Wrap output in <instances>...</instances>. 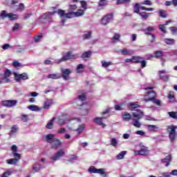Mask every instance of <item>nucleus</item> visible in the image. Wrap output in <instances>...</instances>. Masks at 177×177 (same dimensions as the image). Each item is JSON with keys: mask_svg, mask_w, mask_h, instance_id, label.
Here are the masks:
<instances>
[{"mask_svg": "<svg viewBox=\"0 0 177 177\" xmlns=\"http://www.w3.org/2000/svg\"><path fill=\"white\" fill-rule=\"evenodd\" d=\"M145 115V113L143 111L138 109L136 110V112H134L131 115V113L128 112H124L122 114V118L123 121L129 122L132 120L133 121V125L136 128H140L142 127V124L139 122L140 120H142L143 118V116Z\"/></svg>", "mask_w": 177, "mask_h": 177, "instance_id": "1", "label": "nucleus"}, {"mask_svg": "<svg viewBox=\"0 0 177 177\" xmlns=\"http://www.w3.org/2000/svg\"><path fill=\"white\" fill-rule=\"evenodd\" d=\"M55 134H48L45 136V139L48 143H50L52 149H59L62 146V142L57 138H53Z\"/></svg>", "mask_w": 177, "mask_h": 177, "instance_id": "2", "label": "nucleus"}, {"mask_svg": "<svg viewBox=\"0 0 177 177\" xmlns=\"http://www.w3.org/2000/svg\"><path fill=\"white\" fill-rule=\"evenodd\" d=\"M145 97L144 100L147 103V102H152L156 106H161V101L156 98V91H149L145 95Z\"/></svg>", "mask_w": 177, "mask_h": 177, "instance_id": "3", "label": "nucleus"}, {"mask_svg": "<svg viewBox=\"0 0 177 177\" xmlns=\"http://www.w3.org/2000/svg\"><path fill=\"white\" fill-rule=\"evenodd\" d=\"M176 126L170 125L167 127V132L169 133V138L170 142H175L176 139Z\"/></svg>", "mask_w": 177, "mask_h": 177, "instance_id": "4", "label": "nucleus"}, {"mask_svg": "<svg viewBox=\"0 0 177 177\" xmlns=\"http://www.w3.org/2000/svg\"><path fill=\"white\" fill-rule=\"evenodd\" d=\"M12 73L9 69H6L4 72V75L0 74V84H8L10 82L9 77H10Z\"/></svg>", "mask_w": 177, "mask_h": 177, "instance_id": "5", "label": "nucleus"}, {"mask_svg": "<svg viewBox=\"0 0 177 177\" xmlns=\"http://www.w3.org/2000/svg\"><path fill=\"white\" fill-rule=\"evenodd\" d=\"M134 12L137 13V15H139L140 13V9L141 10H145V12H153L154 10V8H146L143 6H140V4L139 3H137L133 6Z\"/></svg>", "mask_w": 177, "mask_h": 177, "instance_id": "6", "label": "nucleus"}, {"mask_svg": "<svg viewBox=\"0 0 177 177\" xmlns=\"http://www.w3.org/2000/svg\"><path fill=\"white\" fill-rule=\"evenodd\" d=\"M88 172L90 174H99L100 175H102V176H107V173L104 171V169H96L95 166H91L88 168Z\"/></svg>", "mask_w": 177, "mask_h": 177, "instance_id": "7", "label": "nucleus"}, {"mask_svg": "<svg viewBox=\"0 0 177 177\" xmlns=\"http://www.w3.org/2000/svg\"><path fill=\"white\" fill-rule=\"evenodd\" d=\"M155 28L154 26H149L147 28L143 30V32L146 35H151L152 39H150L151 44H153V42H156V36L154 34L151 33L153 31H154Z\"/></svg>", "mask_w": 177, "mask_h": 177, "instance_id": "8", "label": "nucleus"}, {"mask_svg": "<svg viewBox=\"0 0 177 177\" xmlns=\"http://www.w3.org/2000/svg\"><path fill=\"white\" fill-rule=\"evenodd\" d=\"M113 18L114 14L113 12L107 14L101 19V24H102V26H107Z\"/></svg>", "mask_w": 177, "mask_h": 177, "instance_id": "9", "label": "nucleus"}, {"mask_svg": "<svg viewBox=\"0 0 177 177\" xmlns=\"http://www.w3.org/2000/svg\"><path fill=\"white\" fill-rule=\"evenodd\" d=\"M17 103L18 102L17 100H7L1 102L2 106L8 109H10V107H15V106H16Z\"/></svg>", "mask_w": 177, "mask_h": 177, "instance_id": "10", "label": "nucleus"}, {"mask_svg": "<svg viewBox=\"0 0 177 177\" xmlns=\"http://www.w3.org/2000/svg\"><path fill=\"white\" fill-rule=\"evenodd\" d=\"M135 156H147L149 154V148L145 145L140 147V150L134 151Z\"/></svg>", "mask_w": 177, "mask_h": 177, "instance_id": "11", "label": "nucleus"}, {"mask_svg": "<svg viewBox=\"0 0 177 177\" xmlns=\"http://www.w3.org/2000/svg\"><path fill=\"white\" fill-rule=\"evenodd\" d=\"M15 81H17V82H20V81L23 80H28V75H27V73H23L21 74H15Z\"/></svg>", "mask_w": 177, "mask_h": 177, "instance_id": "12", "label": "nucleus"}, {"mask_svg": "<svg viewBox=\"0 0 177 177\" xmlns=\"http://www.w3.org/2000/svg\"><path fill=\"white\" fill-rule=\"evenodd\" d=\"M20 160H21V156H14V158L8 159L6 163L9 165H16L17 164H19Z\"/></svg>", "mask_w": 177, "mask_h": 177, "instance_id": "13", "label": "nucleus"}, {"mask_svg": "<svg viewBox=\"0 0 177 177\" xmlns=\"http://www.w3.org/2000/svg\"><path fill=\"white\" fill-rule=\"evenodd\" d=\"M70 74H71V70L70 68L62 70V77L65 81L70 80Z\"/></svg>", "mask_w": 177, "mask_h": 177, "instance_id": "14", "label": "nucleus"}, {"mask_svg": "<svg viewBox=\"0 0 177 177\" xmlns=\"http://www.w3.org/2000/svg\"><path fill=\"white\" fill-rule=\"evenodd\" d=\"M86 100V96H85V94L78 95L76 107H81V106H84V102Z\"/></svg>", "mask_w": 177, "mask_h": 177, "instance_id": "15", "label": "nucleus"}, {"mask_svg": "<svg viewBox=\"0 0 177 177\" xmlns=\"http://www.w3.org/2000/svg\"><path fill=\"white\" fill-rule=\"evenodd\" d=\"M71 59H75V55H73L71 51H69L59 59V62H67V60H70Z\"/></svg>", "mask_w": 177, "mask_h": 177, "instance_id": "16", "label": "nucleus"}, {"mask_svg": "<svg viewBox=\"0 0 177 177\" xmlns=\"http://www.w3.org/2000/svg\"><path fill=\"white\" fill-rule=\"evenodd\" d=\"M64 154H66V151H64V149H61L58 151L55 154V156L51 158V160H53V161H57V160H59L60 157H63Z\"/></svg>", "mask_w": 177, "mask_h": 177, "instance_id": "17", "label": "nucleus"}, {"mask_svg": "<svg viewBox=\"0 0 177 177\" xmlns=\"http://www.w3.org/2000/svg\"><path fill=\"white\" fill-rule=\"evenodd\" d=\"M171 161H172L171 154L167 156L165 158L161 160L162 164H166L165 167H168L171 164Z\"/></svg>", "mask_w": 177, "mask_h": 177, "instance_id": "18", "label": "nucleus"}, {"mask_svg": "<svg viewBox=\"0 0 177 177\" xmlns=\"http://www.w3.org/2000/svg\"><path fill=\"white\" fill-rule=\"evenodd\" d=\"M104 118H95L94 119V122L102 128H106V124L103 123V120H104Z\"/></svg>", "mask_w": 177, "mask_h": 177, "instance_id": "19", "label": "nucleus"}, {"mask_svg": "<svg viewBox=\"0 0 177 177\" xmlns=\"http://www.w3.org/2000/svg\"><path fill=\"white\" fill-rule=\"evenodd\" d=\"M165 73H167V71H165V70L160 71H159V77H160V80H162V81H165V82H167V81H168V80H169V76L164 75V74H165Z\"/></svg>", "mask_w": 177, "mask_h": 177, "instance_id": "20", "label": "nucleus"}, {"mask_svg": "<svg viewBox=\"0 0 177 177\" xmlns=\"http://www.w3.org/2000/svg\"><path fill=\"white\" fill-rule=\"evenodd\" d=\"M138 15H139V16H140V17H141V19H142V20H147V19H149L150 17V16L151 15V13L146 12L143 11V12H140Z\"/></svg>", "mask_w": 177, "mask_h": 177, "instance_id": "21", "label": "nucleus"}, {"mask_svg": "<svg viewBox=\"0 0 177 177\" xmlns=\"http://www.w3.org/2000/svg\"><path fill=\"white\" fill-rule=\"evenodd\" d=\"M11 150H12V154L13 156V157H20V156H21L20 153H17L18 149H17V147L14 145L11 147Z\"/></svg>", "mask_w": 177, "mask_h": 177, "instance_id": "22", "label": "nucleus"}, {"mask_svg": "<svg viewBox=\"0 0 177 177\" xmlns=\"http://www.w3.org/2000/svg\"><path fill=\"white\" fill-rule=\"evenodd\" d=\"M17 131H19V127L17 125H13L11 127V130L8 133L9 136H13L15 133H17Z\"/></svg>", "mask_w": 177, "mask_h": 177, "instance_id": "23", "label": "nucleus"}, {"mask_svg": "<svg viewBox=\"0 0 177 177\" xmlns=\"http://www.w3.org/2000/svg\"><path fill=\"white\" fill-rule=\"evenodd\" d=\"M148 131L150 132H158L159 127L158 126L153 124H148L147 125Z\"/></svg>", "mask_w": 177, "mask_h": 177, "instance_id": "24", "label": "nucleus"}, {"mask_svg": "<svg viewBox=\"0 0 177 177\" xmlns=\"http://www.w3.org/2000/svg\"><path fill=\"white\" fill-rule=\"evenodd\" d=\"M158 13L159 15V17H161L162 19H167V17H168V14L165 10H159Z\"/></svg>", "mask_w": 177, "mask_h": 177, "instance_id": "25", "label": "nucleus"}, {"mask_svg": "<svg viewBox=\"0 0 177 177\" xmlns=\"http://www.w3.org/2000/svg\"><path fill=\"white\" fill-rule=\"evenodd\" d=\"M142 60H143V57L141 56H132V63L139 64Z\"/></svg>", "mask_w": 177, "mask_h": 177, "instance_id": "26", "label": "nucleus"}, {"mask_svg": "<svg viewBox=\"0 0 177 177\" xmlns=\"http://www.w3.org/2000/svg\"><path fill=\"white\" fill-rule=\"evenodd\" d=\"M53 104V101L52 100L48 99L44 103V109H48L50 106Z\"/></svg>", "mask_w": 177, "mask_h": 177, "instance_id": "27", "label": "nucleus"}, {"mask_svg": "<svg viewBox=\"0 0 177 177\" xmlns=\"http://www.w3.org/2000/svg\"><path fill=\"white\" fill-rule=\"evenodd\" d=\"M47 78H50L51 80H60V78H62V75L57 73H52L49 74L47 76Z\"/></svg>", "mask_w": 177, "mask_h": 177, "instance_id": "28", "label": "nucleus"}, {"mask_svg": "<svg viewBox=\"0 0 177 177\" xmlns=\"http://www.w3.org/2000/svg\"><path fill=\"white\" fill-rule=\"evenodd\" d=\"M55 120H56V118H53L50 120L48 121L46 126L47 129H52V128H53V122H55Z\"/></svg>", "mask_w": 177, "mask_h": 177, "instance_id": "29", "label": "nucleus"}, {"mask_svg": "<svg viewBox=\"0 0 177 177\" xmlns=\"http://www.w3.org/2000/svg\"><path fill=\"white\" fill-rule=\"evenodd\" d=\"M167 97L171 103H174V102H175V93L174 91L169 92Z\"/></svg>", "mask_w": 177, "mask_h": 177, "instance_id": "30", "label": "nucleus"}, {"mask_svg": "<svg viewBox=\"0 0 177 177\" xmlns=\"http://www.w3.org/2000/svg\"><path fill=\"white\" fill-rule=\"evenodd\" d=\"M85 14V11L84 10L79 9L77 12H73V15L75 17H80L81 16H84Z\"/></svg>", "mask_w": 177, "mask_h": 177, "instance_id": "31", "label": "nucleus"}, {"mask_svg": "<svg viewBox=\"0 0 177 177\" xmlns=\"http://www.w3.org/2000/svg\"><path fill=\"white\" fill-rule=\"evenodd\" d=\"M44 37V34L42 32H39L37 35H36L35 37H33V39L36 44H38L42 39Z\"/></svg>", "mask_w": 177, "mask_h": 177, "instance_id": "32", "label": "nucleus"}, {"mask_svg": "<svg viewBox=\"0 0 177 177\" xmlns=\"http://www.w3.org/2000/svg\"><path fill=\"white\" fill-rule=\"evenodd\" d=\"M121 53L122 55H124L125 56H127V55L129 56H131V55H133V51L132 50H128V49L127 48H123L120 50Z\"/></svg>", "mask_w": 177, "mask_h": 177, "instance_id": "33", "label": "nucleus"}, {"mask_svg": "<svg viewBox=\"0 0 177 177\" xmlns=\"http://www.w3.org/2000/svg\"><path fill=\"white\" fill-rule=\"evenodd\" d=\"M127 156V151H122L119 154L116 156V160H124V157Z\"/></svg>", "mask_w": 177, "mask_h": 177, "instance_id": "34", "label": "nucleus"}, {"mask_svg": "<svg viewBox=\"0 0 177 177\" xmlns=\"http://www.w3.org/2000/svg\"><path fill=\"white\" fill-rule=\"evenodd\" d=\"M8 18L10 21H15V20H17L19 19V15L13 13H8Z\"/></svg>", "mask_w": 177, "mask_h": 177, "instance_id": "35", "label": "nucleus"}, {"mask_svg": "<svg viewBox=\"0 0 177 177\" xmlns=\"http://www.w3.org/2000/svg\"><path fill=\"white\" fill-rule=\"evenodd\" d=\"M9 17V13L6 12V10H1V13H0V19H1V20H5V19H6V17Z\"/></svg>", "mask_w": 177, "mask_h": 177, "instance_id": "36", "label": "nucleus"}, {"mask_svg": "<svg viewBox=\"0 0 177 177\" xmlns=\"http://www.w3.org/2000/svg\"><path fill=\"white\" fill-rule=\"evenodd\" d=\"M28 109L30 110V111H39L41 108H39L37 105H30L28 106Z\"/></svg>", "mask_w": 177, "mask_h": 177, "instance_id": "37", "label": "nucleus"}, {"mask_svg": "<svg viewBox=\"0 0 177 177\" xmlns=\"http://www.w3.org/2000/svg\"><path fill=\"white\" fill-rule=\"evenodd\" d=\"M129 106V107H131V110H135V109L140 107V105H139L138 102H130Z\"/></svg>", "mask_w": 177, "mask_h": 177, "instance_id": "38", "label": "nucleus"}, {"mask_svg": "<svg viewBox=\"0 0 177 177\" xmlns=\"http://www.w3.org/2000/svg\"><path fill=\"white\" fill-rule=\"evenodd\" d=\"M162 55H164V53H162V51L157 50V51H155L153 56L156 59H160V57H162Z\"/></svg>", "mask_w": 177, "mask_h": 177, "instance_id": "39", "label": "nucleus"}, {"mask_svg": "<svg viewBox=\"0 0 177 177\" xmlns=\"http://www.w3.org/2000/svg\"><path fill=\"white\" fill-rule=\"evenodd\" d=\"M164 42L166 43V45H174L175 39L166 38L164 39Z\"/></svg>", "mask_w": 177, "mask_h": 177, "instance_id": "40", "label": "nucleus"}, {"mask_svg": "<svg viewBox=\"0 0 177 177\" xmlns=\"http://www.w3.org/2000/svg\"><path fill=\"white\" fill-rule=\"evenodd\" d=\"M53 15H55V12H46L43 15V18L44 19H51Z\"/></svg>", "mask_w": 177, "mask_h": 177, "instance_id": "41", "label": "nucleus"}, {"mask_svg": "<svg viewBox=\"0 0 177 177\" xmlns=\"http://www.w3.org/2000/svg\"><path fill=\"white\" fill-rule=\"evenodd\" d=\"M114 109L116 111H121L124 110V104H115Z\"/></svg>", "mask_w": 177, "mask_h": 177, "instance_id": "42", "label": "nucleus"}, {"mask_svg": "<svg viewBox=\"0 0 177 177\" xmlns=\"http://www.w3.org/2000/svg\"><path fill=\"white\" fill-rule=\"evenodd\" d=\"M91 55H92V51H91V50L86 51L82 55V58L86 59V58L89 57V56H91Z\"/></svg>", "mask_w": 177, "mask_h": 177, "instance_id": "43", "label": "nucleus"}, {"mask_svg": "<svg viewBox=\"0 0 177 177\" xmlns=\"http://www.w3.org/2000/svg\"><path fill=\"white\" fill-rule=\"evenodd\" d=\"M131 0H117L116 5H124V3H129Z\"/></svg>", "mask_w": 177, "mask_h": 177, "instance_id": "44", "label": "nucleus"}, {"mask_svg": "<svg viewBox=\"0 0 177 177\" xmlns=\"http://www.w3.org/2000/svg\"><path fill=\"white\" fill-rule=\"evenodd\" d=\"M102 66L104 67V68H107V67L111 66V62H106V61H102Z\"/></svg>", "mask_w": 177, "mask_h": 177, "instance_id": "45", "label": "nucleus"}, {"mask_svg": "<svg viewBox=\"0 0 177 177\" xmlns=\"http://www.w3.org/2000/svg\"><path fill=\"white\" fill-rule=\"evenodd\" d=\"M80 2L82 9H84V10H86V9H88V4H86V1L82 0L80 1Z\"/></svg>", "mask_w": 177, "mask_h": 177, "instance_id": "46", "label": "nucleus"}, {"mask_svg": "<svg viewBox=\"0 0 177 177\" xmlns=\"http://www.w3.org/2000/svg\"><path fill=\"white\" fill-rule=\"evenodd\" d=\"M28 117V115L22 114L21 115V120L23 122H27L30 120Z\"/></svg>", "mask_w": 177, "mask_h": 177, "instance_id": "47", "label": "nucleus"}, {"mask_svg": "<svg viewBox=\"0 0 177 177\" xmlns=\"http://www.w3.org/2000/svg\"><path fill=\"white\" fill-rule=\"evenodd\" d=\"M169 117L171 118H174V120H177V112L171 111L168 113Z\"/></svg>", "mask_w": 177, "mask_h": 177, "instance_id": "48", "label": "nucleus"}, {"mask_svg": "<svg viewBox=\"0 0 177 177\" xmlns=\"http://www.w3.org/2000/svg\"><path fill=\"white\" fill-rule=\"evenodd\" d=\"M98 6L100 7L107 6V0H100Z\"/></svg>", "mask_w": 177, "mask_h": 177, "instance_id": "49", "label": "nucleus"}, {"mask_svg": "<svg viewBox=\"0 0 177 177\" xmlns=\"http://www.w3.org/2000/svg\"><path fill=\"white\" fill-rule=\"evenodd\" d=\"M77 5H71L69 6L68 11L75 12V10H77Z\"/></svg>", "mask_w": 177, "mask_h": 177, "instance_id": "50", "label": "nucleus"}, {"mask_svg": "<svg viewBox=\"0 0 177 177\" xmlns=\"http://www.w3.org/2000/svg\"><path fill=\"white\" fill-rule=\"evenodd\" d=\"M57 14L59 15V16H60V17H65L66 16V12L64 11V10H62V9L58 10Z\"/></svg>", "mask_w": 177, "mask_h": 177, "instance_id": "51", "label": "nucleus"}, {"mask_svg": "<svg viewBox=\"0 0 177 177\" xmlns=\"http://www.w3.org/2000/svg\"><path fill=\"white\" fill-rule=\"evenodd\" d=\"M12 174H13V172L10 170H8L6 171H5L2 175L1 177H8V176H10V175H12Z\"/></svg>", "mask_w": 177, "mask_h": 177, "instance_id": "52", "label": "nucleus"}, {"mask_svg": "<svg viewBox=\"0 0 177 177\" xmlns=\"http://www.w3.org/2000/svg\"><path fill=\"white\" fill-rule=\"evenodd\" d=\"M41 169V165L36 163L33 165V171H35V172H38Z\"/></svg>", "mask_w": 177, "mask_h": 177, "instance_id": "53", "label": "nucleus"}, {"mask_svg": "<svg viewBox=\"0 0 177 177\" xmlns=\"http://www.w3.org/2000/svg\"><path fill=\"white\" fill-rule=\"evenodd\" d=\"M141 5H147V6H151L153 5V2L150 0H145L141 3Z\"/></svg>", "mask_w": 177, "mask_h": 177, "instance_id": "54", "label": "nucleus"}, {"mask_svg": "<svg viewBox=\"0 0 177 177\" xmlns=\"http://www.w3.org/2000/svg\"><path fill=\"white\" fill-rule=\"evenodd\" d=\"M84 128H85V125L84 124L80 125L78 128L76 129L77 133H81V132L84 131Z\"/></svg>", "mask_w": 177, "mask_h": 177, "instance_id": "55", "label": "nucleus"}, {"mask_svg": "<svg viewBox=\"0 0 177 177\" xmlns=\"http://www.w3.org/2000/svg\"><path fill=\"white\" fill-rule=\"evenodd\" d=\"M159 30L162 31L164 34H167V30L165 29V27L164 25L160 24L159 25Z\"/></svg>", "mask_w": 177, "mask_h": 177, "instance_id": "56", "label": "nucleus"}, {"mask_svg": "<svg viewBox=\"0 0 177 177\" xmlns=\"http://www.w3.org/2000/svg\"><path fill=\"white\" fill-rule=\"evenodd\" d=\"M140 63L141 64L142 68H145V67H146V66L147 64V62H146V60H145V58H142V59H141V62Z\"/></svg>", "mask_w": 177, "mask_h": 177, "instance_id": "57", "label": "nucleus"}, {"mask_svg": "<svg viewBox=\"0 0 177 177\" xmlns=\"http://www.w3.org/2000/svg\"><path fill=\"white\" fill-rule=\"evenodd\" d=\"M74 16V12H69L68 13H65V17L66 19H71Z\"/></svg>", "mask_w": 177, "mask_h": 177, "instance_id": "58", "label": "nucleus"}, {"mask_svg": "<svg viewBox=\"0 0 177 177\" xmlns=\"http://www.w3.org/2000/svg\"><path fill=\"white\" fill-rule=\"evenodd\" d=\"M118 144V142H117V140L115 138H112L111 140V145L113 146V147H115Z\"/></svg>", "mask_w": 177, "mask_h": 177, "instance_id": "59", "label": "nucleus"}, {"mask_svg": "<svg viewBox=\"0 0 177 177\" xmlns=\"http://www.w3.org/2000/svg\"><path fill=\"white\" fill-rule=\"evenodd\" d=\"M1 48L3 50H6L7 49L12 48V46H10L9 44H5L1 46Z\"/></svg>", "mask_w": 177, "mask_h": 177, "instance_id": "60", "label": "nucleus"}, {"mask_svg": "<svg viewBox=\"0 0 177 177\" xmlns=\"http://www.w3.org/2000/svg\"><path fill=\"white\" fill-rule=\"evenodd\" d=\"M92 37V32L89 31L87 34L84 35V39H88Z\"/></svg>", "mask_w": 177, "mask_h": 177, "instance_id": "61", "label": "nucleus"}, {"mask_svg": "<svg viewBox=\"0 0 177 177\" xmlns=\"http://www.w3.org/2000/svg\"><path fill=\"white\" fill-rule=\"evenodd\" d=\"M120 38H121V35L118 33H115L113 37V41H120Z\"/></svg>", "mask_w": 177, "mask_h": 177, "instance_id": "62", "label": "nucleus"}, {"mask_svg": "<svg viewBox=\"0 0 177 177\" xmlns=\"http://www.w3.org/2000/svg\"><path fill=\"white\" fill-rule=\"evenodd\" d=\"M170 31L172 34H175L177 32V28L176 26H171L169 28Z\"/></svg>", "mask_w": 177, "mask_h": 177, "instance_id": "63", "label": "nucleus"}, {"mask_svg": "<svg viewBox=\"0 0 177 177\" xmlns=\"http://www.w3.org/2000/svg\"><path fill=\"white\" fill-rule=\"evenodd\" d=\"M26 7L24 6V4L21 3H19V6H18V9H17V10H24V8Z\"/></svg>", "mask_w": 177, "mask_h": 177, "instance_id": "64", "label": "nucleus"}]
</instances>
